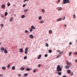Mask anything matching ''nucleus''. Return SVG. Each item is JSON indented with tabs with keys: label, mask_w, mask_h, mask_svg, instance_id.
<instances>
[{
	"label": "nucleus",
	"mask_w": 77,
	"mask_h": 77,
	"mask_svg": "<svg viewBox=\"0 0 77 77\" xmlns=\"http://www.w3.org/2000/svg\"><path fill=\"white\" fill-rule=\"evenodd\" d=\"M62 68L60 67V66L58 65L57 66V71L58 72L62 71Z\"/></svg>",
	"instance_id": "obj_1"
},
{
	"label": "nucleus",
	"mask_w": 77,
	"mask_h": 77,
	"mask_svg": "<svg viewBox=\"0 0 77 77\" xmlns=\"http://www.w3.org/2000/svg\"><path fill=\"white\" fill-rule=\"evenodd\" d=\"M63 3L64 4H66L69 3V0H63Z\"/></svg>",
	"instance_id": "obj_2"
},
{
	"label": "nucleus",
	"mask_w": 77,
	"mask_h": 77,
	"mask_svg": "<svg viewBox=\"0 0 77 77\" xmlns=\"http://www.w3.org/2000/svg\"><path fill=\"white\" fill-rule=\"evenodd\" d=\"M19 51L20 53H23V52H24V51H23V49L20 48L19 49Z\"/></svg>",
	"instance_id": "obj_3"
},
{
	"label": "nucleus",
	"mask_w": 77,
	"mask_h": 77,
	"mask_svg": "<svg viewBox=\"0 0 77 77\" xmlns=\"http://www.w3.org/2000/svg\"><path fill=\"white\" fill-rule=\"evenodd\" d=\"M70 67V66L68 65H66L65 66V68H66V69H69Z\"/></svg>",
	"instance_id": "obj_4"
},
{
	"label": "nucleus",
	"mask_w": 77,
	"mask_h": 77,
	"mask_svg": "<svg viewBox=\"0 0 77 77\" xmlns=\"http://www.w3.org/2000/svg\"><path fill=\"white\" fill-rule=\"evenodd\" d=\"M66 62L67 65H71V63H69V62H68V61H66Z\"/></svg>",
	"instance_id": "obj_5"
},
{
	"label": "nucleus",
	"mask_w": 77,
	"mask_h": 77,
	"mask_svg": "<svg viewBox=\"0 0 77 77\" xmlns=\"http://www.w3.org/2000/svg\"><path fill=\"white\" fill-rule=\"evenodd\" d=\"M26 71H31L32 69H30L29 68H27L26 69Z\"/></svg>",
	"instance_id": "obj_6"
},
{
	"label": "nucleus",
	"mask_w": 77,
	"mask_h": 77,
	"mask_svg": "<svg viewBox=\"0 0 77 77\" xmlns=\"http://www.w3.org/2000/svg\"><path fill=\"white\" fill-rule=\"evenodd\" d=\"M28 51V48H25V54H26V53H27Z\"/></svg>",
	"instance_id": "obj_7"
},
{
	"label": "nucleus",
	"mask_w": 77,
	"mask_h": 77,
	"mask_svg": "<svg viewBox=\"0 0 77 77\" xmlns=\"http://www.w3.org/2000/svg\"><path fill=\"white\" fill-rule=\"evenodd\" d=\"M1 50L2 52H3V51H5V49H4L3 47H2L1 48Z\"/></svg>",
	"instance_id": "obj_8"
},
{
	"label": "nucleus",
	"mask_w": 77,
	"mask_h": 77,
	"mask_svg": "<svg viewBox=\"0 0 77 77\" xmlns=\"http://www.w3.org/2000/svg\"><path fill=\"white\" fill-rule=\"evenodd\" d=\"M29 36L30 38H34V36H33V35H29Z\"/></svg>",
	"instance_id": "obj_9"
},
{
	"label": "nucleus",
	"mask_w": 77,
	"mask_h": 77,
	"mask_svg": "<svg viewBox=\"0 0 77 77\" xmlns=\"http://www.w3.org/2000/svg\"><path fill=\"white\" fill-rule=\"evenodd\" d=\"M62 8L61 7H59L57 8V9L59 11H61V10L62 9Z\"/></svg>",
	"instance_id": "obj_10"
},
{
	"label": "nucleus",
	"mask_w": 77,
	"mask_h": 77,
	"mask_svg": "<svg viewBox=\"0 0 77 77\" xmlns=\"http://www.w3.org/2000/svg\"><path fill=\"white\" fill-rule=\"evenodd\" d=\"M67 72L68 74H70V73H71V70L68 69L67 70Z\"/></svg>",
	"instance_id": "obj_11"
},
{
	"label": "nucleus",
	"mask_w": 77,
	"mask_h": 77,
	"mask_svg": "<svg viewBox=\"0 0 77 77\" xmlns=\"http://www.w3.org/2000/svg\"><path fill=\"white\" fill-rule=\"evenodd\" d=\"M4 52L5 53H8V51H7L6 49L5 48V50L4 51Z\"/></svg>",
	"instance_id": "obj_12"
},
{
	"label": "nucleus",
	"mask_w": 77,
	"mask_h": 77,
	"mask_svg": "<svg viewBox=\"0 0 77 77\" xmlns=\"http://www.w3.org/2000/svg\"><path fill=\"white\" fill-rule=\"evenodd\" d=\"M25 69L24 67H21L20 68V69L21 71H23Z\"/></svg>",
	"instance_id": "obj_13"
},
{
	"label": "nucleus",
	"mask_w": 77,
	"mask_h": 77,
	"mask_svg": "<svg viewBox=\"0 0 77 77\" xmlns=\"http://www.w3.org/2000/svg\"><path fill=\"white\" fill-rule=\"evenodd\" d=\"M61 73V72H57V74L58 75H62Z\"/></svg>",
	"instance_id": "obj_14"
},
{
	"label": "nucleus",
	"mask_w": 77,
	"mask_h": 77,
	"mask_svg": "<svg viewBox=\"0 0 77 77\" xmlns=\"http://www.w3.org/2000/svg\"><path fill=\"white\" fill-rule=\"evenodd\" d=\"M45 22V21L44 20H41L40 21V23L41 24H42V23H44Z\"/></svg>",
	"instance_id": "obj_15"
},
{
	"label": "nucleus",
	"mask_w": 77,
	"mask_h": 77,
	"mask_svg": "<svg viewBox=\"0 0 77 77\" xmlns=\"http://www.w3.org/2000/svg\"><path fill=\"white\" fill-rule=\"evenodd\" d=\"M41 55H40L39 56H38V59H41Z\"/></svg>",
	"instance_id": "obj_16"
},
{
	"label": "nucleus",
	"mask_w": 77,
	"mask_h": 77,
	"mask_svg": "<svg viewBox=\"0 0 77 77\" xmlns=\"http://www.w3.org/2000/svg\"><path fill=\"white\" fill-rule=\"evenodd\" d=\"M2 9H4V8H5V5H3L2 6Z\"/></svg>",
	"instance_id": "obj_17"
},
{
	"label": "nucleus",
	"mask_w": 77,
	"mask_h": 77,
	"mask_svg": "<svg viewBox=\"0 0 77 77\" xmlns=\"http://www.w3.org/2000/svg\"><path fill=\"white\" fill-rule=\"evenodd\" d=\"M62 18H60L58 19L57 20V21H60V20H62Z\"/></svg>",
	"instance_id": "obj_18"
},
{
	"label": "nucleus",
	"mask_w": 77,
	"mask_h": 77,
	"mask_svg": "<svg viewBox=\"0 0 77 77\" xmlns=\"http://www.w3.org/2000/svg\"><path fill=\"white\" fill-rule=\"evenodd\" d=\"M31 29H35V28L33 26H32L31 27Z\"/></svg>",
	"instance_id": "obj_19"
},
{
	"label": "nucleus",
	"mask_w": 77,
	"mask_h": 77,
	"mask_svg": "<svg viewBox=\"0 0 77 77\" xmlns=\"http://www.w3.org/2000/svg\"><path fill=\"white\" fill-rule=\"evenodd\" d=\"M52 30H50L49 31V33H51H51H52Z\"/></svg>",
	"instance_id": "obj_20"
},
{
	"label": "nucleus",
	"mask_w": 77,
	"mask_h": 77,
	"mask_svg": "<svg viewBox=\"0 0 77 77\" xmlns=\"http://www.w3.org/2000/svg\"><path fill=\"white\" fill-rule=\"evenodd\" d=\"M38 20H42V17L40 16L38 17Z\"/></svg>",
	"instance_id": "obj_21"
},
{
	"label": "nucleus",
	"mask_w": 77,
	"mask_h": 77,
	"mask_svg": "<svg viewBox=\"0 0 77 77\" xmlns=\"http://www.w3.org/2000/svg\"><path fill=\"white\" fill-rule=\"evenodd\" d=\"M27 75H28V74L27 73H25L24 74V77H26V76Z\"/></svg>",
	"instance_id": "obj_22"
},
{
	"label": "nucleus",
	"mask_w": 77,
	"mask_h": 77,
	"mask_svg": "<svg viewBox=\"0 0 77 77\" xmlns=\"http://www.w3.org/2000/svg\"><path fill=\"white\" fill-rule=\"evenodd\" d=\"M2 69H3V70H5L6 68L5 66H3L2 67Z\"/></svg>",
	"instance_id": "obj_23"
},
{
	"label": "nucleus",
	"mask_w": 77,
	"mask_h": 77,
	"mask_svg": "<svg viewBox=\"0 0 77 77\" xmlns=\"http://www.w3.org/2000/svg\"><path fill=\"white\" fill-rule=\"evenodd\" d=\"M8 6H11V4L9 2H8L7 3Z\"/></svg>",
	"instance_id": "obj_24"
},
{
	"label": "nucleus",
	"mask_w": 77,
	"mask_h": 77,
	"mask_svg": "<svg viewBox=\"0 0 77 77\" xmlns=\"http://www.w3.org/2000/svg\"><path fill=\"white\" fill-rule=\"evenodd\" d=\"M15 69V67L14 66H13L12 68V70H14Z\"/></svg>",
	"instance_id": "obj_25"
},
{
	"label": "nucleus",
	"mask_w": 77,
	"mask_h": 77,
	"mask_svg": "<svg viewBox=\"0 0 77 77\" xmlns=\"http://www.w3.org/2000/svg\"><path fill=\"white\" fill-rule=\"evenodd\" d=\"M12 20H13V18L12 17H11L10 20V22H12Z\"/></svg>",
	"instance_id": "obj_26"
},
{
	"label": "nucleus",
	"mask_w": 77,
	"mask_h": 77,
	"mask_svg": "<svg viewBox=\"0 0 77 77\" xmlns=\"http://www.w3.org/2000/svg\"><path fill=\"white\" fill-rule=\"evenodd\" d=\"M45 46H46V47H48V44L47 43H46Z\"/></svg>",
	"instance_id": "obj_27"
},
{
	"label": "nucleus",
	"mask_w": 77,
	"mask_h": 77,
	"mask_svg": "<svg viewBox=\"0 0 77 77\" xmlns=\"http://www.w3.org/2000/svg\"><path fill=\"white\" fill-rule=\"evenodd\" d=\"M25 17V15H22L21 16V18H24Z\"/></svg>",
	"instance_id": "obj_28"
},
{
	"label": "nucleus",
	"mask_w": 77,
	"mask_h": 77,
	"mask_svg": "<svg viewBox=\"0 0 77 77\" xmlns=\"http://www.w3.org/2000/svg\"><path fill=\"white\" fill-rule=\"evenodd\" d=\"M60 57V55H58L56 57V58H59V57Z\"/></svg>",
	"instance_id": "obj_29"
},
{
	"label": "nucleus",
	"mask_w": 77,
	"mask_h": 77,
	"mask_svg": "<svg viewBox=\"0 0 77 77\" xmlns=\"http://www.w3.org/2000/svg\"><path fill=\"white\" fill-rule=\"evenodd\" d=\"M25 33H29V32L27 30H26L25 31Z\"/></svg>",
	"instance_id": "obj_30"
},
{
	"label": "nucleus",
	"mask_w": 77,
	"mask_h": 77,
	"mask_svg": "<svg viewBox=\"0 0 77 77\" xmlns=\"http://www.w3.org/2000/svg\"><path fill=\"white\" fill-rule=\"evenodd\" d=\"M48 52L49 53H51L52 52V51H51V50H49Z\"/></svg>",
	"instance_id": "obj_31"
},
{
	"label": "nucleus",
	"mask_w": 77,
	"mask_h": 77,
	"mask_svg": "<svg viewBox=\"0 0 77 77\" xmlns=\"http://www.w3.org/2000/svg\"><path fill=\"white\" fill-rule=\"evenodd\" d=\"M36 71H37V69H35L33 70V72L34 73L36 72Z\"/></svg>",
	"instance_id": "obj_32"
},
{
	"label": "nucleus",
	"mask_w": 77,
	"mask_h": 77,
	"mask_svg": "<svg viewBox=\"0 0 77 77\" xmlns=\"http://www.w3.org/2000/svg\"><path fill=\"white\" fill-rule=\"evenodd\" d=\"M63 53V51H61L59 53V54H62Z\"/></svg>",
	"instance_id": "obj_33"
},
{
	"label": "nucleus",
	"mask_w": 77,
	"mask_h": 77,
	"mask_svg": "<svg viewBox=\"0 0 77 77\" xmlns=\"http://www.w3.org/2000/svg\"><path fill=\"white\" fill-rule=\"evenodd\" d=\"M32 31H33V29H32V28H30V32H32Z\"/></svg>",
	"instance_id": "obj_34"
},
{
	"label": "nucleus",
	"mask_w": 77,
	"mask_h": 77,
	"mask_svg": "<svg viewBox=\"0 0 77 77\" xmlns=\"http://www.w3.org/2000/svg\"><path fill=\"white\" fill-rule=\"evenodd\" d=\"M73 17L74 18H76V17H75V14H74L73 15Z\"/></svg>",
	"instance_id": "obj_35"
},
{
	"label": "nucleus",
	"mask_w": 77,
	"mask_h": 77,
	"mask_svg": "<svg viewBox=\"0 0 77 77\" xmlns=\"http://www.w3.org/2000/svg\"><path fill=\"white\" fill-rule=\"evenodd\" d=\"M5 16H6L7 15H8V12H6L5 13Z\"/></svg>",
	"instance_id": "obj_36"
},
{
	"label": "nucleus",
	"mask_w": 77,
	"mask_h": 77,
	"mask_svg": "<svg viewBox=\"0 0 77 77\" xmlns=\"http://www.w3.org/2000/svg\"><path fill=\"white\" fill-rule=\"evenodd\" d=\"M26 4L24 5L23 6V8H24V7H25V6H26Z\"/></svg>",
	"instance_id": "obj_37"
},
{
	"label": "nucleus",
	"mask_w": 77,
	"mask_h": 77,
	"mask_svg": "<svg viewBox=\"0 0 77 77\" xmlns=\"http://www.w3.org/2000/svg\"><path fill=\"white\" fill-rule=\"evenodd\" d=\"M71 53H72V52H69V56H71Z\"/></svg>",
	"instance_id": "obj_38"
},
{
	"label": "nucleus",
	"mask_w": 77,
	"mask_h": 77,
	"mask_svg": "<svg viewBox=\"0 0 77 77\" xmlns=\"http://www.w3.org/2000/svg\"><path fill=\"white\" fill-rule=\"evenodd\" d=\"M27 9H25L24 10V12H27Z\"/></svg>",
	"instance_id": "obj_39"
},
{
	"label": "nucleus",
	"mask_w": 77,
	"mask_h": 77,
	"mask_svg": "<svg viewBox=\"0 0 77 77\" xmlns=\"http://www.w3.org/2000/svg\"><path fill=\"white\" fill-rule=\"evenodd\" d=\"M9 67H10V65L8 64L7 66V68L8 69L9 68Z\"/></svg>",
	"instance_id": "obj_40"
},
{
	"label": "nucleus",
	"mask_w": 77,
	"mask_h": 77,
	"mask_svg": "<svg viewBox=\"0 0 77 77\" xmlns=\"http://www.w3.org/2000/svg\"><path fill=\"white\" fill-rule=\"evenodd\" d=\"M42 11L43 12H45V10H44V9H42Z\"/></svg>",
	"instance_id": "obj_41"
},
{
	"label": "nucleus",
	"mask_w": 77,
	"mask_h": 77,
	"mask_svg": "<svg viewBox=\"0 0 77 77\" xmlns=\"http://www.w3.org/2000/svg\"><path fill=\"white\" fill-rule=\"evenodd\" d=\"M45 57H47L48 56V55H47V54H46L45 55Z\"/></svg>",
	"instance_id": "obj_42"
},
{
	"label": "nucleus",
	"mask_w": 77,
	"mask_h": 77,
	"mask_svg": "<svg viewBox=\"0 0 77 77\" xmlns=\"http://www.w3.org/2000/svg\"><path fill=\"white\" fill-rule=\"evenodd\" d=\"M24 59H27V56H25L24 57Z\"/></svg>",
	"instance_id": "obj_43"
},
{
	"label": "nucleus",
	"mask_w": 77,
	"mask_h": 77,
	"mask_svg": "<svg viewBox=\"0 0 77 77\" xmlns=\"http://www.w3.org/2000/svg\"><path fill=\"white\" fill-rule=\"evenodd\" d=\"M60 50H57V53H59V52H60Z\"/></svg>",
	"instance_id": "obj_44"
},
{
	"label": "nucleus",
	"mask_w": 77,
	"mask_h": 77,
	"mask_svg": "<svg viewBox=\"0 0 77 77\" xmlns=\"http://www.w3.org/2000/svg\"><path fill=\"white\" fill-rule=\"evenodd\" d=\"M3 75L2 74H0V77H3Z\"/></svg>",
	"instance_id": "obj_45"
},
{
	"label": "nucleus",
	"mask_w": 77,
	"mask_h": 77,
	"mask_svg": "<svg viewBox=\"0 0 77 77\" xmlns=\"http://www.w3.org/2000/svg\"><path fill=\"white\" fill-rule=\"evenodd\" d=\"M64 27H66L67 26L66 24H64Z\"/></svg>",
	"instance_id": "obj_46"
},
{
	"label": "nucleus",
	"mask_w": 77,
	"mask_h": 77,
	"mask_svg": "<svg viewBox=\"0 0 77 77\" xmlns=\"http://www.w3.org/2000/svg\"><path fill=\"white\" fill-rule=\"evenodd\" d=\"M69 45H72V43L71 42H69Z\"/></svg>",
	"instance_id": "obj_47"
},
{
	"label": "nucleus",
	"mask_w": 77,
	"mask_h": 77,
	"mask_svg": "<svg viewBox=\"0 0 77 77\" xmlns=\"http://www.w3.org/2000/svg\"><path fill=\"white\" fill-rule=\"evenodd\" d=\"M38 67H41V64H38Z\"/></svg>",
	"instance_id": "obj_48"
},
{
	"label": "nucleus",
	"mask_w": 77,
	"mask_h": 77,
	"mask_svg": "<svg viewBox=\"0 0 77 77\" xmlns=\"http://www.w3.org/2000/svg\"><path fill=\"white\" fill-rule=\"evenodd\" d=\"M73 75V72H72L71 74V75Z\"/></svg>",
	"instance_id": "obj_49"
},
{
	"label": "nucleus",
	"mask_w": 77,
	"mask_h": 77,
	"mask_svg": "<svg viewBox=\"0 0 77 77\" xmlns=\"http://www.w3.org/2000/svg\"><path fill=\"white\" fill-rule=\"evenodd\" d=\"M18 75L19 77H20V76H21V74H18Z\"/></svg>",
	"instance_id": "obj_50"
},
{
	"label": "nucleus",
	"mask_w": 77,
	"mask_h": 77,
	"mask_svg": "<svg viewBox=\"0 0 77 77\" xmlns=\"http://www.w3.org/2000/svg\"><path fill=\"white\" fill-rule=\"evenodd\" d=\"M26 2V0H24L23 1V2Z\"/></svg>",
	"instance_id": "obj_51"
},
{
	"label": "nucleus",
	"mask_w": 77,
	"mask_h": 77,
	"mask_svg": "<svg viewBox=\"0 0 77 77\" xmlns=\"http://www.w3.org/2000/svg\"><path fill=\"white\" fill-rule=\"evenodd\" d=\"M1 26L2 27H3V24H1Z\"/></svg>",
	"instance_id": "obj_52"
},
{
	"label": "nucleus",
	"mask_w": 77,
	"mask_h": 77,
	"mask_svg": "<svg viewBox=\"0 0 77 77\" xmlns=\"http://www.w3.org/2000/svg\"><path fill=\"white\" fill-rule=\"evenodd\" d=\"M74 54H77V52H75Z\"/></svg>",
	"instance_id": "obj_53"
},
{
	"label": "nucleus",
	"mask_w": 77,
	"mask_h": 77,
	"mask_svg": "<svg viewBox=\"0 0 77 77\" xmlns=\"http://www.w3.org/2000/svg\"><path fill=\"white\" fill-rule=\"evenodd\" d=\"M65 19V16L64 17V18L63 19V20H64Z\"/></svg>",
	"instance_id": "obj_54"
},
{
	"label": "nucleus",
	"mask_w": 77,
	"mask_h": 77,
	"mask_svg": "<svg viewBox=\"0 0 77 77\" xmlns=\"http://www.w3.org/2000/svg\"><path fill=\"white\" fill-rule=\"evenodd\" d=\"M58 1L59 3H60V0H58Z\"/></svg>",
	"instance_id": "obj_55"
},
{
	"label": "nucleus",
	"mask_w": 77,
	"mask_h": 77,
	"mask_svg": "<svg viewBox=\"0 0 77 77\" xmlns=\"http://www.w3.org/2000/svg\"><path fill=\"white\" fill-rule=\"evenodd\" d=\"M63 77H66V76H63Z\"/></svg>",
	"instance_id": "obj_56"
},
{
	"label": "nucleus",
	"mask_w": 77,
	"mask_h": 77,
	"mask_svg": "<svg viewBox=\"0 0 77 77\" xmlns=\"http://www.w3.org/2000/svg\"><path fill=\"white\" fill-rule=\"evenodd\" d=\"M75 62H77V60H75Z\"/></svg>",
	"instance_id": "obj_57"
},
{
	"label": "nucleus",
	"mask_w": 77,
	"mask_h": 77,
	"mask_svg": "<svg viewBox=\"0 0 77 77\" xmlns=\"http://www.w3.org/2000/svg\"><path fill=\"white\" fill-rule=\"evenodd\" d=\"M13 6H15V5H14Z\"/></svg>",
	"instance_id": "obj_58"
},
{
	"label": "nucleus",
	"mask_w": 77,
	"mask_h": 77,
	"mask_svg": "<svg viewBox=\"0 0 77 77\" xmlns=\"http://www.w3.org/2000/svg\"><path fill=\"white\" fill-rule=\"evenodd\" d=\"M29 0H26V1H28Z\"/></svg>",
	"instance_id": "obj_59"
},
{
	"label": "nucleus",
	"mask_w": 77,
	"mask_h": 77,
	"mask_svg": "<svg viewBox=\"0 0 77 77\" xmlns=\"http://www.w3.org/2000/svg\"><path fill=\"white\" fill-rule=\"evenodd\" d=\"M0 45H1V43H0Z\"/></svg>",
	"instance_id": "obj_60"
},
{
	"label": "nucleus",
	"mask_w": 77,
	"mask_h": 77,
	"mask_svg": "<svg viewBox=\"0 0 77 77\" xmlns=\"http://www.w3.org/2000/svg\"><path fill=\"white\" fill-rule=\"evenodd\" d=\"M15 16H16V15H15Z\"/></svg>",
	"instance_id": "obj_61"
}]
</instances>
